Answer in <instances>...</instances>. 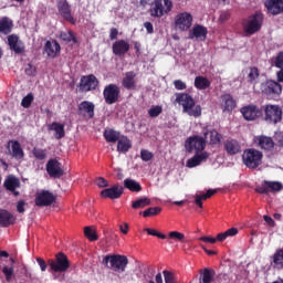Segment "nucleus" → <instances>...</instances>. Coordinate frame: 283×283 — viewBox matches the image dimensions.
Returning <instances> with one entry per match:
<instances>
[{"label": "nucleus", "instance_id": "58836bf2", "mask_svg": "<svg viewBox=\"0 0 283 283\" xmlns=\"http://www.w3.org/2000/svg\"><path fill=\"white\" fill-rule=\"evenodd\" d=\"M11 266L4 265L2 268V273L7 280V282H12L14 279V264L17 261H14L13 258H10Z\"/></svg>", "mask_w": 283, "mask_h": 283}, {"label": "nucleus", "instance_id": "cd10ccee", "mask_svg": "<svg viewBox=\"0 0 283 283\" xmlns=\"http://www.w3.org/2000/svg\"><path fill=\"white\" fill-rule=\"evenodd\" d=\"M49 132H54V138L61 140L65 138V124L53 122L48 126Z\"/></svg>", "mask_w": 283, "mask_h": 283}, {"label": "nucleus", "instance_id": "1a4fd4ad", "mask_svg": "<svg viewBox=\"0 0 283 283\" xmlns=\"http://www.w3.org/2000/svg\"><path fill=\"white\" fill-rule=\"evenodd\" d=\"M240 113L242 114L244 120L248 122L258 120V118H262V116H264L263 108L254 104H249L241 107Z\"/></svg>", "mask_w": 283, "mask_h": 283}, {"label": "nucleus", "instance_id": "f704fd0d", "mask_svg": "<svg viewBox=\"0 0 283 283\" xmlns=\"http://www.w3.org/2000/svg\"><path fill=\"white\" fill-rule=\"evenodd\" d=\"M221 101L223 103V112H232L235 109V99H233V95L223 94L221 95Z\"/></svg>", "mask_w": 283, "mask_h": 283}, {"label": "nucleus", "instance_id": "5701e85b", "mask_svg": "<svg viewBox=\"0 0 283 283\" xmlns=\"http://www.w3.org/2000/svg\"><path fill=\"white\" fill-rule=\"evenodd\" d=\"M209 159V153L202 151V153H196L193 157L187 160L186 167L188 169H193V167H198V165L205 163V160Z\"/></svg>", "mask_w": 283, "mask_h": 283}, {"label": "nucleus", "instance_id": "f3484780", "mask_svg": "<svg viewBox=\"0 0 283 283\" xmlns=\"http://www.w3.org/2000/svg\"><path fill=\"white\" fill-rule=\"evenodd\" d=\"M7 39L8 45L12 52L15 54H23V52H25V44L23 41L19 40V35L10 34Z\"/></svg>", "mask_w": 283, "mask_h": 283}, {"label": "nucleus", "instance_id": "4468645a", "mask_svg": "<svg viewBox=\"0 0 283 283\" xmlns=\"http://www.w3.org/2000/svg\"><path fill=\"white\" fill-rule=\"evenodd\" d=\"M80 92H92L98 87V78L94 74L83 75L80 80Z\"/></svg>", "mask_w": 283, "mask_h": 283}, {"label": "nucleus", "instance_id": "de8ad7c7", "mask_svg": "<svg viewBox=\"0 0 283 283\" xmlns=\"http://www.w3.org/2000/svg\"><path fill=\"white\" fill-rule=\"evenodd\" d=\"M84 235L90 242H96L98 240V234H96V230L92 227L84 228Z\"/></svg>", "mask_w": 283, "mask_h": 283}, {"label": "nucleus", "instance_id": "6e6552de", "mask_svg": "<svg viewBox=\"0 0 283 283\" xmlns=\"http://www.w3.org/2000/svg\"><path fill=\"white\" fill-rule=\"evenodd\" d=\"M185 148L188 154L196 151V154H202L207 148V139L199 135L190 136L185 142Z\"/></svg>", "mask_w": 283, "mask_h": 283}, {"label": "nucleus", "instance_id": "a878e982", "mask_svg": "<svg viewBox=\"0 0 283 283\" xmlns=\"http://www.w3.org/2000/svg\"><path fill=\"white\" fill-rule=\"evenodd\" d=\"M57 10L65 21L72 23V25L76 24V20H74V17H72V10L70 9V4L67 2L60 3L57 6Z\"/></svg>", "mask_w": 283, "mask_h": 283}, {"label": "nucleus", "instance_id": "0e129e2a", "mask_svg": "<svg viewBox=\"0 0 283 283\" xmlns=\"http://www.w3.org/2000/svg\"><path fill=\"white\" fill-rule=\"evenodd\" d=\"M229 19H231V13H229V11H222L219 17L220 23H224L226 21H229Z\"/></svg>", "mask_w": 283, "mask_h": 283}, {"label": "nucleus", "instance_id": "20e7f679", "mask_svg": "<svg viewBox=\"0 0 283 283\" xmlns=\"http://www.w3.org/2000/svg\"><path fill=\"white\" fill-rule=\"evenodd\" d=\"M264 155L255 148H248L243 151L242 161L248 169H258L262 165Z\"/></svg>", "mask_w": 283, "mask_h": 283}, {"label": "nucleus", "instance_id": "473e14b6", "mask_svg": "<svg viewBox=\"0 0 283 283\" xmlns=\"http://www.w3.org/2000/svg\"><path fill=\"white\" fill-rule=\"evenodd\" d=\"M132 148V140L127 136H122L117 140V151L120 154H127Z\"/></svg>", "mask_w": 283, "mask_h": 283}, {"label": "nucleus", "instance_id": "4d7b16f0", "mask_svg": "<svg viewBox=\"0 0 283 283\" xmlns=\"http://www.w3.org/2000/svg\"><path fill=\"white\" fill-rule=\"evenodd\" d=\"M140 158L144 160V163H149V160L154 159V153L147 150V149H142L140 150Z\"/></svg>", "mask_w": 283, "mask_h": 283}, {"label": "nucleus", "instance_id": "338daca9", "mask_svg": "<svg viewBox=\"0 0 283 283\" xmlns=\"http://www.w3.org/2000/svg\"><path fill=\"white\" fill-rule=\"evenodd\" d=\"M199 240L206 244H216V238L212 237H200Z\"/></svg>", "mask_w": 283, "mask_h": 283}, {"label": "nucleus", "instance_id": "9b49d317", "mask_svg": "<svg viewBox=\"0 0 283 283\" xmlns=\"http://www.w3.org/2000/svg\"><path fill=\"white\" fill-rule=\"evenodd\" d=\"M193 25V15L189 12H181L175 17V28L180 32H187Z\"/></svg>", "mask_w": 283, "mask_h": 283}, {"label": "nucleus", "instance_id": "b1692460", "mask_svg": "<svg viewBox=\"0 0 283 283\" xmlns=\"http://www.w3.org/2000/svg\"><path fill=\"white\" fill-rule=\"evenodd\" d=\"M17 222V217L6 209H0V227L6 229Z\"/></svg>", "mask_w": 283, "mask_h": 283}, {"label": "nucleus", "instance_id": "c03bdc74", "mask_svg": "<svg viewBox=\"0 0 283 283\" xmlns=\"http://www.w3.org/2000/svg\"><path fill=\"white\" fill-rule=\"evenodd\" d=\"M149 205H151V199L144 197L133 201L132 209H145V207H149Z\"/></svg>", "mask_w": 283, "mask_h": 283}, {"label": "nucleus", "instance_id": "bf43d9fd", "mask_svg": "<svg viewBox=\"0 0 283 283\" xmlns=\"http://www.w3.org/2000/svg\"><path fill=\"white\" fill-rule=\"evenodd\" d=\"M274 65L279 70H283V51H281L274 59Z\"/></svg>", "mask_w": 283, "mask_h": 283}, {"label": "nucleus", "instance_id": "e2e57ef3", "mask_svg": "<svg viewBox=\"0 0 283 283\" xmlns=\"http://www.w3.org/2000/svg\"><path fill=\"white\" fill-rule=\"evenodd\" d=\"M95 182H96L97 187H101V188L109 187V181H107L103 177L97 178Z\"/></svg>", "mask_w": 283, "mask_h": 283}, {"label": "nucleus", "instance_id": "0eeeda50", "mask_svg": "<svg viewBox=\"0 0 283 283\" xmlns=\"http://www.w3.org/2000/svg\"><path fill=\"white\" fill-rule=\"evenodd\" d=\"M262 109L265 114V123L269 125H277V123H282L283 112L280 105L266 104Z\"/></svg>", "mask_w": 283, "mask_h": 283}, {"label": "nucleus", "instance_id": "423d86ee", "mask_svg": "<svg viewBox=\"0 0 283 283\" xmlns=\"http://www.w3.org/2000/svg\"><path fill=\"white\" fill-rule=\"evenodd\" d=\"M261 92L268 101H277L282 95V84L280 81L268 80L261 84Z\"/></svg>", "mask_w": 283, "mask_h": 283}, {"label": "nucleus", "instance_id": "ddd939ff", "mask_svg": "<svg viewBox=\"0 0 283 283\" xmlns=\"http://www.w3.org/2000/svg\"><path fill=\"white\" fill-rule=\"evenodd\" d=\"M35 207H52L56 202V196L49 190H42L35 195Z\"/></svg>", "mask_w": 283, "mask_h": 283}, {"label": "nucleus", "instance_id": "37998d69", "mask_svg": "<svg viewBox=\"0 0 283 283\" xmlns=\"http://www.w3.org/2000/svg\"><path fill=\"white\" fill-rule=\"evenodd\" d=\"M247 78L248 83H250L251 85L258 83V80L260 78V69H258V66L250 67Z\"/></svg>", "mask_w": 283, "mask_h": 283}, {"label": "nucleus", "instance_id": "e433bc0d", "mask_svg": "<svg viewBox=\"0 0 283 283\" xmlns=\"http://www.w3.org/2000/svg\"><path fill=\"white\" fill-rule=\"evenodd\" d=\"M11 149H12V157L17 160H22L24 158L25 153H23V148H21V144L17 140H11Z\"/></svg>", "mask_w": 283, "mask_h": 283}, {"label": "nucleus", "instance_id": "9d476101", "mask_svg": "<svg viewBox=\"0 0 283 283\" xmlns=\"http://www.w3.org/2000/svg\"><path fill=\"white\" fill-rule=\"evenodd\" d=\"M103 98L106 105H114L120 98V87L116 84H108L103 90Z\"/></svg>", "mask_w": 283, "mask_h": 283}, {"label": "nucleus", "instance_id": "aec40b11", "mask_svg": "<svg viewBox=\"0 0 283 283\" xmlns=\"http://www.w3.org/2000/svg\"><path fill=\"white\" fill-rule=\"evenodd\" d=\"M264 6L269 14L277 17V14H283V0H265Z\"/></svg>", "mask_w": 283, "mask_h": 283}, {"label": "nucleus", "instance_id": "49530a36", "mask_svg": "<svg viewBox=\"0 0 283 283\" xmlns=\"http://www.w3.org/2000/svg\"><path fill=\"white\" fill-rule=\"evenodd\" d=\"M272 262L279 269H283V249H277L274 252V254L272 256Z\"/></svg>", "mask_w": 283, "mask_h": 283}, {"label": "nucleus", "instance_id": "6e6d98bb", "mask_svg": "<svg viewBox=\"0 0 283 283\" xmlns=\"http://www.w3.org/2000/svg\"><path fill=\"white\" fill-rule=\"evenodd\" d=\"M165 283H176V274L171 271H163Z\"/></svg>", "mask_w": 283, "mask_h": 283}, {"label": "nucleus", "instance_id": "412c9836", "mask_svg": "<svg viewBox=\"0 0 283 283\" xmlns=\"http://www.w3.org/2000/svg\"><path fill=\"white\" fill-rule=\"evenodd\" d=\"M112 50L115 56H125L129 52V42L127 40H117L113 43Z\"/></svg>", "mask_w": 283, "mask_h": 283}, {"label": "nucleus", "instance_id": "603ef678", "mask_svg": "<svg viewBox=\"0 0 283 283\" xmlns=\"http://www.w3.org/2000/svg\"><path fill=\"white\" fill-rule=\"evenodd\" d=\"M171 240H176L177 242H182V240H185V234L178 231H171L168 233L169 244H171Z\"/></svg>", "mask_w": 283, "mask_h": 283}, {"label": "nucleus", "instance_id": "4c0bfd02", "mask_svg": "<svg viewBox=\"0 0 283 283\" xmlns=\"http://www.w3.org/2000/svg\"><path fill=\"white\" fill-rule=\"evenodd\" d=\"M195 87L196 90H209V87H211V81H209V78L199 75L197 77H195Z\"/></svg>", "mask_w": 283, "mask_h": 283}, {"label": "nucleus", "instance_id": "bb28decb", "mask_svg": "<svg viewBox=\"0 0 283 283\" xmlns=\"http://www.w3.org/2000/svg\"><path fill=\"white\" fill-rule=\"evenodd\" d=\"M255 143L260 149H264L265 151H271V149L275 147V142H273V138L264 135L255 137Z\"/></svg>", "mask_w": 283, "mask_h": 283}, {"label": "nucleus", "instance_id": "2f4dec72", "mask_svg": "<svg viewBox=\"0 0 283 283\" xmlns=\"http://www.w3.org/2000/svg\"><path fill=\"white\" fill-rule=\"evenodd\" d=\"M216 277V270L205 268L200 270L199 283H212Z\"/></svg>", "mask_w": 283, "mask_h": 283}, {"label": "nucleus", "instance_id": "ea45409f", "mask_svg": "<svg viewBox=\"0 0 283 283\" xmlns=\"http://www.w3.org/2000/svg\"><path fill=\"white\" fill-rule=\"evenodd\" d=\"M214 193H218V190L209 189L206 193L203 195H196L195 196V203L199 209H202V200H209L211 196H214Z\"/></svg>", "mask_w": 283, "mask_h": 283}, {"label": "nucleus", "instance_id": "7ed1b4c3", "mask_svg": "<svg viewBox=\"0 0 283 283\" xmlns=\"http://www.w3.org/2000/svg\"><path fill=\"white\" fill-rule=\"evenodd\" d=\"M103 264L112 271L125 273V269H127V264H129V259L120 254L106 255L103 259Z\"/></svg>", "mask_w": 283, "mask_h": 283}, {"label": "nucleus", "instance_id": "052dcab7", "mask_svg": "<svg viewBox=\"0 0 283 283\" xmlns=\"http://www.w3.org/2000/svg\"><path fill=\"white\" fill-rule=\"evenodd\" d=\"M274 140H275L277 147H283V132L282 130L275 132Z\"/></svg>", "mask_w": 283, "mask_h": 283}, {"label": "nucleus", "instance_id": "72a5a7b5", "mask_svg": "<svg viewBox=\"0 0 283 283\" xmlns=\"http://www.w3.org/2000/svg\"><path fill=\"white\" fill-rule=\"evenodd\" d=\"M208 135H210V145H220V143H222V134H220L218 130L212 129L209 132V129H205L203 138L206 140Z\"/></svg>", "mask_w": 283, "mask_h": 283}, {"label": "nucleus", "instance_id": "393cba45", "mask_svg": "<svg viewBox=\"0 0 283 283\" xmlns=\"http://www.w3.org/2000/svg\"><path fill=\"white\" fill-rule=\"evenodd\" d=\"M94 109H96V106L90 101H83L77 106L78 115L85 116V114H87L88 118L94 117Z\"/></svg>", "mask_w": 283, "mask_h": 283}, {"label": "nucleus", "instance_id": "4be33fe9", "mask_svg": "<svg viewBox=\"0 0 283 283\" xmlns=\"http://www.w3.org/2000/svg\"><path fill=\"white\" fill-rule=\"evenodd\" d=\"M223 149L227 151L228 156H235L242 151V146L237 139H227L223 143Z\"/></svg>", "mask_w": 283, "mask_h": 283}, {"label": "nucleus", "instance_id": "79ce46f5", "mask_svg": "<svg viewBox=\"0 0 283 283\" xmlns=\"http://www.w3.org/2000/svg\"><path fill=\"white\" fill-rule=\"evenodd\" d=\"M4 187L8 191H14L17 188L21 187V182L17 177H8L4 180Z\"/></svg>", "mask_w": 283, "mask_h": 283}, {"label": "nucleus", "instance_id": "69168bd1", "mask_svg": "<svg viewBox=\"0 0 283 283\" xmlns=\"http://www.w3.org/2000/svg\"><path fill=\"white\" fill-rule=\"evenodd\" d=\"M17 211L18 213H25V201L23 200L18 201Z\"/></svg>", "mask_w": 283, "mask_h": 283}, {"label": "nucleus", "instance_id": "c756f323", "mask_svg": "<svg viewBox=\"0 0 283 283\" xmlns=\"http://www.w3.org/2000/svg\"><path fill=\"white\" fill-rule=\"evenodd\" d=\"M207 34H209L207 27L196 24L189 33V39H201V41H205V39H207Z\"/></svg>", "mask_w": 283, "mask_h": 283}, {"label": "nucleus", "instance_id": "864d4df0", "mask_svg": "<svg viewBox=\"0 0 283 283\" xmlns=\"http://www.w3.org/2000/svg\"><path fill=\"white\" fill-rule=\"evenodd\" d=\"M33 102H34V95L32 93H29L27 96L22 98L21 106L24 107V109H29V107L32 106Z\"/></svg>", "mask_w": 283, "mask_h": 283}, {"label": "nucleus", "instance_id": "774afa93", "mask_svg": "<svg viewBox=\"0 0 283 283\" xmlns=\"http://www.w3.org/2000/svg\"><path fill=\"white\" fill-rule=\"evenodd\" d=\"M111 41H116L118 39V29L112 28L109 31Z\"/></svg>", "mask_w": 283, "mask_h": 283}, {"label": "nucleus", "instance_id": "a19ab883", "mask_svg": "<svg viewBox=\"0 0 283 283\" xmlns=\"http://www.w3.org/2000/svg\"><path fill=\"white\" fill-rule=\"evenodd\" d=\"M60 39L63 41V43H78V39H76V35L72 30H69L67 32L61 31Z\"/></svg>", "mask_w": 283, "mask_h": 283}, {"label": "nucleus", "instance_id": "f8f14e48", "mask_svg": "<svg viewBox=\"0 0 283 283\" xmlns=\"http://www.w3.org/2000/svg\"><path fill=\"white\" fill-rule=\"evenodd\" d=\"M50 269L55 273H65L70 269V260L63 252H59L55 256V261H51Z\"/></svg>", "mask_w": 283, "mask_h": 283}, {"label": "nucleus", "instance_id": "680f3d73", "mask_svg": "<svg viewBox=\"0 0 283 283\" xmlns=\"http://www.w3.org/2000/svg\"><path fill=\"white\" fill-rule=\"evenodd\" d=\"M174 86H175V90H178V91L187 90V83H185L182 80H175Z\"/></svg>", "mask_w": 283, "mask_h": 283}, {"label": "nucleus", "instance_id": "c85d7f7f", "mask_svg": "<svg viewBox=\"0 0 283 283\" xmlns=\"http://www.w3.org/2000/svg\"><path fill=\"white\" fill-rule=\"evenodd\" d=\"M122 86L125 90H136V73L134 71L125 73V76L122 80Z\"/></svg>", "mask_w": 283, "mask_h": 283}, {"label": "nucleus", "instance_id": "a211bd4d", "mask_svg": "<svg viewBox=\"0 0 283 283\" xmlns=\"http://www.w3.org/2000/svg\"><path fill=\"white\" fill-rule=\"evenodd\" d=\"M125 188H123V186L114 185L111 188L102 190L101 196L103 198H109L111 200H118V198H120V196H123Z\"/></svg>", "mask_w": 283, "mask_h": 283}, {"label": "nucleus", "instance_id": "5fc2aeb1", "mask_svg": "<svg viewBox=\"0 0 283 283\" xmlns=\"http://www.w3.org/2000/svg\"><path fill=\"white\" fill-rule=\"evenodd\" d=\"M144 231H146L148 235H154L155 238H159V240H167L166 234H163L161 232H158L157 230H154L151 228H145Z\"/></svg>", "mask_w": 283, "mask_h": 283}, {"label": "nucleus", "instance_id": "f257e3e1", "mask_svg": "<svg viewBox=\"0 0 283 283\" xmlns=\"http://www.w3.org/2000/svg\"><path fill=\"white\" fill-rule=\"evenodd\" d=\"M175 103H178L182 107L184 114H188V116H193V118L202 116V106L196 105V99L189 93H176Z\"/></svg>", "mask_w": 283, "mask_h": 283}, {"label": "nucleus", "instance_id": "13d9d810", "mask_svg": "<svg viewBox=\"0 0 283 283\" xmlns=\"http://www.w3.org/2000/svg\"><path fill=\"white\" fill-rule=\"evenodd\" d=\"M24 73L27 76H36V66L32 65V63H28L24 67Z\"/></svg>", "mask_w": 283, "mask_h": 283}, {"label": "nucleus", "instance_id": "7c9ffc66", "mask_svg": "<svg viewBox=\"0 0 283 283\" xmlns=\"http://www.w3.org/2000/svg\"><path fill=\"white\" fill-rule=\"evenodd\" d=\"M12 28H14V22L10 18L2 17L0 19V34L8 36L12 32Z\"/></svg>", "mask_w": 283, "mask_h": 283}, {"label": "nucleus", "instance_id": "3c124183", "mask_svg": "<svg viewBox=\"0 0 283 283\" xmlns=\"http://www.w3.org/2000/svg\"><path fill=\"white\" fill-rule=\"evenodd\" d=\"M160 114H163V106L161 105H153L148 109V116L150 118H158V116H160Z\"/></svg>", "mask_w": 283, "mask_h": 283}, {"label": "nucleus", "instance_id": "dca6fc26", "mask_svg": "<svg viewBox=\"0 0 283 283\" xmlns=\"http://www.w3.org/2000/svg\"><path fill=\"white\" fill-rule=\"evenodd\" d=\"M46 172L50 178H62L64 174L61 163L56 159H50L46 163Z\"/></svg>", "mask_w": 283, "mask_h": 283}, {"label": "nucleus", "instance_id": "6ab92c4d", "mask_svg": "<svg viewBox=\"0 0 283 283\" xmlns=\"http://www.w3.org/2000/svg\"><path fill=\"white\" fill-rule=\"evenodd\" d=\"M44 52L49 59H56L61 54V44L56 40H48L44 44Z\"/></svg>", "mask_w": 283, "mask_h": 283}, {"label": "nucleus", "instance_id": "a18cd8bd", "mask_svg": "<svg viewBox=\"0 0 283 283\" xmlns=\"http://www.w3.org/2000/svg\"><path fill=\"white\" fill-rule=\"evenodd\" d=\"M104 138L106 143H117V140L120 138V133L114 129H108L104 132Z\"/></svg>", "mask_w": 283, "mask_h": 283}, {"label": "nucleus", "instance_id": "8fccbe9b", "mask_svg": "<svg viewBox=\"0 0 283 283\" xmlns=\"http://www.w3.org/2000/svg\"><path fill=\"white\" fill-rule=\"evenodd\" d=\"M32 154L36 160H45L48 158V150L34 147Z\"/></svg>", "mask_w": 283, "mask_h": 283}, {"label": "nucleus", "instance_id": "09e8293b", "mask_svg": "<svg viewBox=\"0 0 283 283\" xmlns=\"http://www.w3.org/2000/svg\"><path fill=\"white\" fill-rule=\"evenodd\" d=\"M160 211H163V208H160V207H150V208H148L145 211L139 212V213L144 218H151L154 216H158V213H160Z\"/></svg>", "mask_w": 283, "mask_h": 283}, {"label": "nucleus", "instance_id": "39448f33", "mask_svg": "<svg viewBox=\"0 0 283 283\" xmlns=\"http://www.w3.org/2000/svg\"><path fill=\"white\" fill-rule=\"evenodd\" d=\"M174 8V2L171 0H154L150 4V17L155 19H163L165 14H169Z\"/></svg>", "mask_w": 283, "mask_h": 283}, {"label": "nucleus", "instance_id": "c9c22d12", "mask_svg": "<svg viewBox=\"0 0 283 283\" xmlns=\"http://www.w3.org/2000/svg\"><path fill=\"white\" fill-rule=\"evenodd\" d=\"M124 187L133 193H140V191H143V186H140V182L129 178L124 180Z\"/></svg>", "mask_w": 283, "mask_h": 283}, {"label": "nucleus", "instance_id": "2eb2a0df", "mask_svg": "<svg viewBox=\"0 0 283 283\" xmlns=\"http://www.w3.org/2000/svg\"><path fill=\"white\" fill-rule=\"evenodd\" d=\"M283 185L280 181L264 180L261 186H256L255 192L269 196L271 191H282Z\"/></svg>", "mask_w": 283, "mask_h": 283}, {"label": "nucleus", "instance_id": "f03ea898", "mask_svg": "<svg viewBox=\"0 0 283 283\" xmlns=\"http://www.w3.org/2000/svg\"><path fill=\"white\" fill-rule=\"evenodd\" d=\"M263 23L264 14L256 11L254 14H251L250 17H248V19L243 20L242 28L244 34H247V36H253V34H256V32H260V30H262Z\"/></svg>", "mask_w": 283, "mask_h": 283}]
</instances>
